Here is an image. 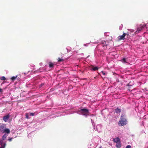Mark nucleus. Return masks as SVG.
Instances as JSON below:
<instances>
[{
	"instance_id": "28",
	"label": "nucleus",
	"mask_w": 148,
	"mask_h": 148,
	"mask_svg": "<svg viewBox=\"0 0 148 148\" xmlns=\"http://www.w3.org/2000/svg\"><path fill=\"white\" fill-rule=\"evenodd\" d=\"M105 45H104L103 46L104 47V46H105Z\"/></svg>"
},
{
	"instance_id": "8",
	"label": "nucleus",
	"mask_w": 148,
	"mask_h": 148,
	"mask_svg": "<svg viewBox=\"0 0 148 148\" xmlns=\"http://www.w3.org/2000/svg\"><path fill=\"white\" fill-rule=\"evenodd\" d=\"M115 112L116 113L120 114L121 112V109L119 108H117L115 109Z\"/></svg>"
},
{
	"instance_id": "5",
	"label": "nucleus",
	"mask_w": 148,
	"mask_h": 148,
	"mask_svg": "<svg viewBox=\"0 0 148 148\" xmlns=\"http://www.w3.org/2000/svg\"><path fill=\"white\" fill-rule=\"evenodd\" d=\"M5 125H2L0 126V132H3L4 130L6 128Z\"/></svg>"
},
{
	"instance_id": "3",
	"label": "nucleus",
	"mask_w": 148,
	"mask_h": 148,
	"mask_svg": "<svg viewBox=\"0 0 148 148\" xmlns=\"http://www.w3.org/2000/svg\"><path fill=\"white\" fill-rule=\"evenodd\" d=\"M129 34H127L124 33L121 36H119L118 38V40H124L125 39V37L126 36H128Z\"/></svg>"
},
{
	"instance_id": "10",
	"label": "nucleus",
	"mask_w": 148,
	"mask_h": 148,
	"mask_svg": "<svg viewBox=\"0 0 148 148\" xmlns=\"http://www.w3.org/2000/svg\"><path fill=\"white\" fill-rule=\"evenodd\" d=\"M99 69V68L97 67H94L93 66H92V68L91 69L92 70H93L94 71H96V70H98Z\"/></svg>"
},
{
	"instance_id": "23",
	"label": "nucleus",
	"mask_w": 148,
	"mask_h": 148,
	"mask_svg": "<svg viewBox=\"0 0 148 148\" xmlns=\"http://www.w3.org/2000/svg\"><path fill=\"white\" fill-rule=\"evenodd\" d=\"M102 73L104 75H106V73L105 72H104L103 71H102Z\"/></svg>"
},
{
	"instance_id": "13",
	"label": "nucleus",
	"mask_w": 148,
	"mask_h": 148,
	"mask_svg": "<svg viewBox=\"0 0 148 148\" xmlns=\"http://www.w3.org/2000/svg\"><path fill=\"white\" fill-rule=\"evenodd\" d=\"M8 135L6 134H4L2 137V138L3 140H5L7 137Z\"/></svg>"
},
{
	"instance_id": "2",
	"label": "nucleus",
	"mask_w": 148,
	"mask_h": 148,
	"mask_svg": "<svg viewBox=\"0 0 148 148\" xmlns=\"http://www.w3.org/2000/svg\"><path fill=\"white\" fill-rule=\"evenodd\" d=\"M81 114L85 116L88 114L89 113V110H88L85 108L81 109L79 111Z\"/></svg>"
},
{
	"instance_id": "18",
	"label": "nucleus",
	"mask_w": 148,
	"mask_h": 148,
	"mask_svg": "<svg viewBox=\"0 0 148 148\" xmlns=\"http://www.w3.org/2000/svg\"><path fill=\"white\" fill-rule=\"evenodd\" d=\"M25 116H26V118H27V119H29L28 115L27 113H26L25 114Z\"/></svg>"
},
{
	"instance_id": "7",
	"label": "nucleus",
	"mask_w": 148,
	"mask_h": 148,
	"mask_svg": "<svg viewBox=\"0 0 148 148\" xmlns=\"http://www.w3.org/2000/svg\"><path fill=\"white\" fill-rule=\"evenodd\" d=\"M121 141L116 143V146L117 148H119L121 147Z\"/></svg>"
},
{
	"instance_id": "17",
	"label": "nucleus",
	"mask_w": 148,
	"mask_h": 148,
	"mask_svg": "<svg viewBox=\"0 0 148 148\" xmlns=\"http://www.w3.org/2000/svg\"><path fill=\"white\" fill-rule=\"evenodd\" d=\"M0 142L1 144V147H2V146L3 147L4 146V144H5V146L6 145V144L5 143H4L3 145H2L3 141L2 140L0 141Z\"/></svg>"
},
{
	"instance_id": "24",
	"label": "nucleus",
	"mask_w": 148,
	"mask_h": 148,
	"mask_svg": "<svg viewBox=\"0 0 148 148\" xmlns=\"http://www.w3.org/2000/svg\"><path fill=\"white\" fill-rule=\"evenodd\" d=\"M5 144H4V147H3L2 146V147H1L0 148H5Z\"/></svg>"
},
{
	"instance_id": "22",
	"label": "nucleus",
	"mask_w": 148,
	"mask_h": 148,
	"mask_svg": "<svg viewBox=\"0 0 148 148\" xmlns=\"http://www.w3.org/2000/svg\"><path fill=\"white\" fill-rule=\"evenodd\" d=\"M34 113H30V115L31 116H33L34 115Z\"/></svg>"
},
{
	"instance_id": "9",
	"label": "nucleus",
	"mask_w": 148,
	"mask_h": 148,
	"mask_svg": "<svg viewBox=\"0 0 148 148\" xmlns=\"http://www.w3.org/2000/svg\"><path fill=\"white\" fill-rule=\"evenodd\" d=\"M113 141L115 143H117L119 142H120V140L118 137H117L114 138L113 140Z\"/></svg>"
},
{
	"instance_id": "16",
	"label": "nucleus",
	"mask_w": 148,
	"mask_h": 148,
	"mask_svg": "<svg viewBox=\"0 0 148 148\" xmlns=\"http://www.w3.org/2000/svg\"><path fill=\"white\" fill-rule=\"evenodd\" d=\"M0 79L1 80H5L6 79V78L4 76H3L0 77Z\"/></svg>"
},
{
	"instance_id": "19",
	"label": "nucleus",
	"mask_w": 148,
	"mask_h": 148,
	"mask_svg": "<svg viewBox=\"0 0 148 148\" xmlns=\"http://www.w3.org/2000/svg\"><path fill=\"white\" fill-rule=\"evenodd\" d=\"M125 148H132V147L130 145H128L126 146Z\"/></svg>"
},
{
	"instance_id": "6",
	"label": "nucleus",
	"mask_w": 148,
	"mask_h": 148,
	"mask_svg": "<svg viewBox=\"0 0 148 148\" xmlns=\"http://www.w3.org/2000/svg\"><path fill=\"white\" fill-rule=\"evenodd\" d=\"M9 117L10 116L9 115V114H8L7 115L3 116V120L4 121L7 122L8 121V119Z\"/></svg>"
},
{
	"instance_id": "21",
	"label": "nucleus",
	"mask_w": 148,
	"mask_h": 148,
	"mask_svg": "<svg viewBox=\"0 0 148 148\" xmlns=\"http://www.w3.org/2000/svg\"><path fill=\"white\" fill-rule=\"evenodd\" d=\"M12 138H9L8 139V140L10 142V141H12Z\"/></svg>"
},
{
	"instance_id": "15",
	"label": "nucleus",
	"mask_w": 148,
	"mask_h": 148,
	"mask_svg": "<svg viewBox=\"0 0 148 148\" xmlns=\"http://www.w3.org/2000/svg\"><path fill=\"white\" fill-rule=\"evenodd\" d=\"M17 76H16V77L13 76L11 77V79L12 81H14V80H15L16 79V78H17Z\"/></svg>"
},
{
	"instance_id": "1",
	"label": "nucleus",
	"mask_w": 148,
	"mask_h": 148,
	"mask_svg": "<svg viewBox=\"0 0 148 148\" xmlns=\"http://www.w3.org/2000/svg\"><path fill=\"white\" fill-rule=\"evenodd\" d=\"M127 121L125 118V114H122L121 116L120 119L118 123V125L120 126H123L127 124Z\"/></svg>"
},
{
	"instance_id": "25",
	"label": "nucleus",
	"mask_w": 148,
	"mask_h": 148,
	"mask_svg": "<svg viewBox=\"0 0 148 148\" xmlns=\"http://www.w3.org/2000/svg\"><path fill=\"white\" fill-rule=\"evenodd\" d=\"M2 92H3V90L1 88H0V92L2 93Z\"/></svg>"
},
{
	"instance_id": "14",
	"label": "nucleus",
	"mask_w": 148,
	"mask_h": 148,
	"mask_svg": "<svg viewBox=\"0 0 148 148\" xmlns=\"http://www.w3.org/2000/svg\"><path fill=\"white\" fill-rule=\"evenodd\" d=\"M58 60V62H61L64 61V60L62 58H59Z\"/></svg>"
},
{
	"instance_id": "11",
	"label": "nucleus",
	"mask_w": 148,
	"mask_h": 148,
	"mask_svg": "<svg viewBox=\"0 0 148 148\" xmlns=\"http://www.w3.org/2000/svg\"><path fill=\"white\" fill-rule=\"evenodd\" d=\"M54 64L52 62H50L49 63V67L50 68H52L53 67Z\"/></svg>"
},
{
	"instance_id": "4",
	"label": "nucleus",
	"mask_w": 148,
	"mask_h": 148,
	"mask_svg": "<svg viewBox=\"0 0 148 148\" xmlns=\"http://www.w3.org/2000/svg\"><path fill=\"white\" fill-rule=\"evenodd\" d=\"M10 132V130L9 129L6 128L5 130H4V131L3 133H5L4 134H6V135H8L9 134Z\"/></svg>"
},
{
	"instance_id": "12",
	"label": "nucleus",
	"mask_w": 148,
	"mask_h": 148,
	"mask_svg": "<svg viewBox=\"0 0 148 148\" xmlns=\"http://www.w3.org/2000/svg\"><path fill=\"white\" fill-rule=\"evenodd\" d=\"M142 26L141 27L138 28L137 31L136 32V33H138L141 30H142Z\"/></svg>"
},
{
	"instance_id": "26",
	"label": "nucleus",
	"mask_w": 148,
	"mask_h": 148,
	"mask_svg": "<svg viewBox=\"0 0 148 148\" xmlns=\"http://www.w3.org/2000/svg\"><path fill=\"white\" fill-rule=\"evenodd\" d=\"M44 85V84H42V83L41 84H40V86L41 87L42 86H43Z\"/></svg>"
},
{
	"instance_id": "27",
	"label": "nucleus",
	"mask_w": 148,
	"mask_h": 148,
	"mask_svg": "<svg viewBox=\"0 0 148 148\" xmlns=\"http://www.w3.org/2000/svg\"><path fill=\"white\" fill-rule=\"evenodd\" d=\"M99 148H102L101 147H100Z\"/></svg>"
},
{
	"instance_id": "20",
	"label": "nucleus",
	"mask_w": 148,
	"mask_h": 148,
	"mask_svg": "<svg viewBox=\"0 0 148 148\" xmlns=\"http://www.w3.org/2000/svg\"><path fill=\"white\" fill-rule=\"evenodd\" d=\"M122 60L123 61V62L124 63H125L126 62V59L125 58H123V59H122Z\"/></svg>"
}]
</instances>
